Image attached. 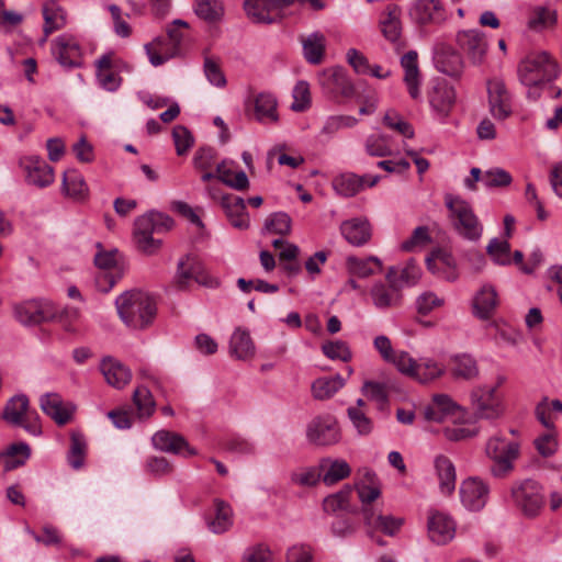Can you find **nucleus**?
Listing matches in <instances>:
<instances>
[{
	"label": "nucleus",
	"instance_id": "c9c22d12",
	"mask_svg": "<svg viewBox=\"0 0 562 562\" xmlns=\"http://www.w3.org/2000/svg\"><path fill=\"white\" fill-rule=\"evenodd\" d=\"M244 9L255 23L271 24L278 20L272 0H245Z\"/></svg>",
	"mask_w": 562,
	"mask_h": 562
},
{
	"label": "nucleus",
	"instance_id": "72a5a7b5",
	"mask_svg": "<svg viewBox=\"0 0 562 562\" xmlns=\"http://www.w3.org/2000/svg\"><path fill=\"white\" fill-rule=\"evenodd\" d=\"M233 165L234 161H228L226 159L216 164L217 179L234 190L247 191L250 187L247 175L241 170L235 172L232 168Z\"/></svg>",
	"mask_w": 562,
	"mask_h": 562
},
{
	"label": "nucleus",
	"instance_id": "f257e3e1",
	"mask_svg": "<svg viewBox=\"0 0 562 562\" xmlns=\"http://www.w3.org/2000/svg\"><path fill=\"white\" fill-rule=\"evenodd\" d=\"M559 66L547 52H531L517 66L519 82L528 88L527 98L536 101L541 95V88L558 78Z\"/></svg>",
	"mask_w": 562,
	"mask_h": 562
},
{
	"label": "nucleus",
	"instance_id": "49530a36",
	"mask_svg": "<svg viewBox=\"0 0 562 562\" xmlns=\"http://www.w3.org/2000/svg\"><path fill=\"white\" fill-rule=\"evenodd\" d=\"M344 385L345 380L340 374H336L334 376H322L312 383V394L316 400H328Z\"/></svg>",
	"mask_w": 562,
	"mask_h": 562
},
{
	"label": "nucleus",
	"instance_id": "0eeeda50",
	"mask_svg": "<svg viewBox=\"0 0 562 562\" xmlns=\"http://www.w3.org/2000/svg\"><path fill=\"white\" fill-rule=\"evenodd\" d=\"M510 498L514 506L527 518L539 516L546 504L543 486L532 479L513 482Z\"/></svg>",
	"mask_w": 562,
	"mask_h": 562
},
{
	"label": "nucleus",
	"instance_id": "7ed1b4c3",
	"mask_svg": "<svg viewBox=\"0 0 562 562\" xmlns=\"http://www.w3.org/2000/svg\"><path fill=\"white\" fill-rule=\"evenodd\" d=\"M78 315L77 308L66 307L58 311L55 304L47 300L26 301L14 307V317L22 325L34 326L56 321L61 323L68 331L72 330L68 322L77 319Z\"/></svg>",
	"mask_w": 562,
	"mask_h": 562
},
{
	"label": "nucleus",
	"instance_id": "e433bc0d",
	"mask_svg": "<svg viewBox=\"0 0 562 562\" xmlns=\"http://www.w3.org/2000/svg\"><path fill=\"white\" fill-rule=\"evenodd\" d=\"M233 526V509L228 503L216 498L214 501V515L207 520L210 531L221 535Z\"/></svg>",
	"mask_w": 562,
	"mask_h": 562
},
{
	"label": "nucleus",
	"instance_id": "412c9836",
	"mask_svg": "<svg viewBox=\"0 0 562 562\" xmlns=\"http://www.w3.org/2000/svg\"><path fill=\"white\" fill-rule=\"evenodd\" d=\"M415 23L420 26L439 25L447 15L440 0H418L409 12Z\"/></svg>",
	"mask_w": 562,
	"mask_h": 562
},
{
	"label": "nucleus",
	"instance_id": "2eb2a0df",
	"mask_svg": "<svg viewBox=\"0 0 562 562\" xmlns=\"http://www.w3.org/2000/svg\"><path fill=\"white\" fill-rule=\"evenodd\" d=\"M488 105L492 116L504 121L513 113V98L502 79L487 81Z\"/></svg>",
	"mask_w": 562,
	"mask_h": 562
},
{
	"label": "nucleus",
	"instance_id": "338daca9",
	"mask_svg": "<svg viewBox=\"0 0 562 562\" xmlns=\"http://www.w3.org/2000/svg\"><path fill=\"white\" fill-rule=\"evenodd\" d=\"M383 123L385 126L397 132L404 137L412 138L414 136L413 126L407 121H405L396 111H387L383 116Z\"/></svg>",
	"mask_w": 562,
	"mask_h": 562
},
{
	"label": "nucleus",
	"instance_id": "c03bdc74",
	"mask_svg": "<svg viewBox=\"0 0 562 562\" xmlns=\"http://www.w3.org/2000/svg\"><path fill=\"white\" fill-rule=\"evenodd\" d=\"M346 265L349 273L358 278H368L382 270V262L375 256L364 259L350 256L347 258Z\"/></svg>",
	"mask_w": 562,
	"mask_h": 562
},
{
	"label": "nucleus",
	"instance_id": "cd10ccee",
	"mask_svg": "<svg viewBox=\"0 0 562 562\" xmlns=\"http://www.w3.org/2000/svg\"><path fill=\"white\" fill-rule=\"evenodd\" d=\"M418 54L416 50H409L401 58V66L404 69V82L412 99L417 100L420 97V72L418 68Z\"/></svg>",
	"mask_w": 562,
	"mask_h": 562
},
{
	"label": "nucleus",
	"instance_id": "6e6d98bb",
	"mask_svg": "<svg viewBox=\"0 0 562 562\" xmlns=\"http://www.w3.org/2000/svg\"><path fill=\"white\" fill-rule=\"evenodd\" d=\"M366 477L369 484H360L357 486L358 496L362 503L363 516L366 507L374 509L372 502H374L381 494L380 488L378 486H374L375 473L370 470H367Z\"/></svg>",
	"mask_w": 562,
	"mask_h": 562
},
{
	"label": "nucleus",
	"instance_id": "79ce46f5",
	"mask_svg": "<svg viewBox=\"0 0 562 562\" xmlns=\"http://www.w3.org/2000/svg\"><path fill=\"white\" fill-rule=\"evenodd\" d=\"M277 104V100L271 93H259L255 98V119L263 124L276 123L279 120Z\"/></svg>",
	"mask_w": 562,
	"mask_h": 562
},
{
	"label": "nucleus",
	"instance_id": "9b49d317",
	"mask_svg": "<svg viewBox=\"0 0 562 562\" xmlns=\"http://www.w3.org/2000/svg\"><path fill=\"white\" fill-rule=\"evenodd\" d=\"M504 379L499 378L495 386H477L471 392V406L473 414L480 419H496L503 414L502 398L497 387Z\"/></svg>",
	"mask_w": 562,
	"mask_h": 562
},
{
	"label": "nucleus",
	"instance_id": "f8f14e48",
	"mask_svg": "<svg viewBox=\"0 0 562 562\" xmlns=\"http://www.w3.org/2000/svg\"><path fill=\"white\" fill-rule=\"evenodd\" d=\"M318 83L324 94L335 102L340 99H348L355 94V87L342 68H331L322 71L318 76Z\"/></svg>",
	"mask_w": 562,
	"mask_h": 562
},
{
	"label": "nucleus",
	"instance_id": "bb28decb",
	"mask_svg": "<svg viewBox=\"0 0 562 562\" xmlns=\"http://www.w3.org/2000/svg\"><path fill=\"white\" fill-rule=\"evenodd\" d=\"M221 205L235 228L247 229L249 227V216L243 198L235 194L223 195Z\"/></svg>",
	"mask_w": 562,
	"mask_h": 562
},
{
	"label": "nucleus",
	"instance_id": "423d86ee",
	"mask_svg": "<svg viewBox=\"0 0 562 562\" xmlns=\"http://www.w3.org/2000/svg\"><path fill=\"white\" fill-rule=\"evenodd\" d=\"M485 453L493 461L492 475L504 479L514 471V463L520 456V445L502 435H495L486 441Z\"/></svg>",
	"mask_w": 562,
	"mask_h": 562
},
{
	"label": "nucleus",
	"instance_id": "a19ab883",
	"mask_svg": "<svg viewBox=\"0 0 562 562\" xmlns=\"http://www.w3.org/2000/svg\"><path fill=\"white\" fill-rule=\"evenodd\" d=\"M386 11L387 16L381 21L382 33L387 41L394 44L395 49L398 50L402 47V27L400 21L401 9L396 4H391L386 8Z\"/></svg>",
	"mask_w": 562,
	"mask_h": 562
},
{
	"label": "nucleus",
	"instance_id": "a18cd8bd",
	"mask_svg": "<svg viewBox=\"0 0 562 562\" xmlns=\"http://www.w3.org/2000/svg\"><path fill=\"white\" fill-rule=\"evenodd\" d=\"M43 18L45 36L66 24L65 11L56 0H48L43 4Z\"/></svg>",
	"mask_w": 562,
	"mask_h": 562
},
{
	"label": "nucleus",
	"instance_id": "052dcab7",
	"mask_svg": "<svg viewBox=\"0 0 562 562\" xmlns=\"http://www.w3.org/2000/svg\"><path fill=\"white\" fill-rule=\"evenodd\" d=\"M358 124V119L351 115H331L326 119L321 133L333 136L342 128H352Z\"/></svg>",
	"mask_w": 562,
	"mask_h": 562
},
{
	"label": "nucleus",
	"instance_id": "9d476101",
	"mask_svg": "<svg viewBox=\"0 0 562 562\" xmlns=\"http://www.w3.org/2000/svg\"><path fill=\"white\" fill-rule=\"evenodd\" d=\"M188 26L189 24L186 21L176 19L167 26V38L170 44L166 43V38L158 37L153 43L145 45L146 53L153 66H160L178 54L183 40V33L180 31V27Z\"/></svg>",
	"mask_w": 562,
	"mask_h": 562
},
{
	"label": "nucleus",
	"instance_id": "58836bf2",
	"mask_svg": "<svg viewBox=\"0 0 562 562\" xmlns=\"http://www.w3.org/2000/svg\"><path fill=\"white\" fill-rule=\"evenodd\" d=\"M322 480L326 485H333L348 477L351 473L349 464L341 459L324 458L319 462Z\"/></svg>",
	"mask_w": 562,
	"mask_h": 562
},
{
	"label": "nucleus",
	"instance_id": "f704fd0d",
	"mask_svg": "<svg viewBox=\"0 0 562 562\" xmlns=\"http://www.w3.org/2000/svg\"><path fill=\"white\" fill-rule=\"evenodd\" d=\"M364 524L373 529L380 530L387 536H394L403 525V519L393 516H384L375 509L364 508Z\"/></svg>",
	"mask_w": 562,
	"mask_h": 562
},
{
	"label": "nucleus",
	"instance_id": "f03ea898",
	"mask_svg": "<svg viewBox=\"0 0 562 562\" xmlns=\"http://www.w3.org/2000/svg\"><path fill=\"white\" fill-rule=\"evenodd\" d=\"M122 322L130 328L143 329L149 326L157 313L155 300L140 290H130L115 300Z\"/></svg>",
	"mask_w": 562,
	"mask_h": 562
},
{
	"label": "nucleus",
	"instance_id": "393cba45",
	"mask_svg": "<svg viewBox=\"0 0 562 562\" xmlns=\"http://www.w3.org/2000/svg\"><path fill=\"white\" fill-rule=\"evenodd\" d=\"M380 176H358L352 172L342 173L334 179V189L336 192L344 196H353L364 187H374L379 181Z\"/></svg>",
	"mask_w": 562,
	"mask_h": 562
},
{
	"label": "nucleus",
	"instance_id": "bf43d9fd",
	"mask_svg": "<svg viewBox=\"0 0 562 562\" xmlns=\"http://www.w3.org/2000/svg\"><path fill=\"white\" fill-rule=\"evenodd\" d=\"M291 224V217L286 213L276 212L266 220L263 229L270 234L288 235Z\"/></svg>",
	"mask_w": 562,
	"mask_h": 562
},
{
	"label": "nucleus",
	"instance_id": "473e14b6",
	"mask_svg": "<svg viewBox=\"0 0 562 562\" xmlns=\"http://www.w3.org/2000/svg\"><path fill=\"white\" fill-rule=\"evenodd\" d=\"M100 369L106 382L115 389H123L132 379L131 370L111 357L102 360Z\"/></svg>",
	"mask_w": 562,
	"mask_h": 562
},
{
	"label": "nucleus",
	"instance_id": "dca6fc26",
	"mask_svg": "<svg viewBox=\"0 0 562 562\" xmlns=\"http://www.w3.org/2000/svg\"><path fill=\"white\" fill-rule=\"evenodd\" d=\"M40 406L45 415L58 426L71 422L77 406L72 402H65L58 393H45L40 397Z\"/></svg>",
	"mask_w": 562,
	"mask_h": 562
},
{
	"label": "nucleus",
	"instance_id": "603ef678",
	"mask_svg": "<svg viewBox=\"0 0 562 562\" xmlns=\"http://www.w3.org/2000/svg\"><path fill=\"white\" fill-rule=\"evenodd\" d=\"M87 442L82 434L72 431L70 436V448L67 456L68 463L75 470H79L85 462Z\"/></svg>",
	"mask_w": 562,
	"mask_h": 562
},
{
	"label": "nucleus",
	"instance_id": "4468645a",
	"mask_svg": "<svg viewBox=\"0 0 562 562\" xmlns=\"http://www.w3.org/2000/svg\"><path fill=\"white\" fill-rule=\"evenodd\" d=\"M387 284L383 282H375L370 291L373 305L380 310L385 311L398 307L402 303V292L396 282V268L391 267L386 273Z\"/></svg>",
	"mask_w": 562,
	"mask_h": 562
},
{
	"label": "nucleus",
	"instance_id": "0e129e2a",
	"mask_svg": "<svg viewBox=\"0 0 562 562\" xmlns=\"http://www.w3.org/2000/svg\"><path fill=\"white\" fill-rule=\"evenodd\" d=\"M361 392L370 401L375 402L380 408H383L389 402V392L384 383L366 381Z\"/></svg>",
	"mask_w": 562,
	"mask_h": 562
},
{
	"label": "nucleus",
	"instance_id": "f3484780",
	"mask_svg": "<svg viewBox=\"0 0 562 562\" xmlns=\"http://www.w3.org/2000/svg\"><path fill=\"white\" fill-rule=\"evenodd\" d=\"M457 44L474 65L481 64L487 52V42L479 30L459 32Z\"/></svg>",
	"mask_w": 562,
	"mask_h": 562
},
{
	"label": "nucleus",
	"instance_id": "680f3d73",
	"mask_svg": "<svg viewBox=\"0 0 562 562\" xmlns=\"http://www.w3.org/2000/svg\"><path fill=\"white\" fill-rule=\"evenodd\" d=\"M422 274L420 268L411 259L401 269L396 268L397 286L402 290L404 286H412L417 283Z\"/></svg>",
	"mask_w": 562,
	"mask_h": 562
},
{
	"label": "nucleus",
	"instance_id": "20e7f679",
	"mask_svg": "<svg viewBox=\"0 0 562 562\" xmlns=\"http://www.w3.org/2000/svg\"><path fill=\"white\" fill-rule=\"evenodd\" d=\"M173 226V220L164 213L150 211L138 216L134 223V239L137 248L144 254L151 255L161 246V240L154 234L168 232Z\"/></svg>",
	"mask_w": 562,
	"mask_h": 562
},
{
	"label": "nucleus",
	"instance_id": "37998d69",
	"mask_svg": "<svg viewBox=\"0 0 562 562\" xmlns=\"http://www.w3.org/2000/svg\"><path fill=\"white\" fill-rule=\"evenodd\" d=\"M229 353L238 360L254 356L255 346L248 330L236 328L229 340Z\"/></svg>",
	"mask_w": 562,
	"mask_h": 562
},
{
	"label": "nucleus",
	"instance_id": "09e8293b",
	"mask_svg": "<svg viewBox=\"0 0 562 562\" xmlns=\"http://www.w3.org/2000/svg\"><path fill=\"white\" fill-rule=\"evenodd\" d=\"M451 373L456 379L473 380L479 375L476 360L467 353L457 355L452 358Z\"/></svg>",
	"mask_w": 562,
	"mask_h": 562
},
{
	"label": "nucleus",
	"instance_id": "1a4fd4ad",
	"mask_svg": "<svg viewBox=\"0 0 562 562\" xmlns=\"http://www.w3.org/2000/svg\"><path fill=\"white\" fill-rule=\"evenodd\" d=\"M2 418L8 424L21 427L32 436L42 435V425L38 413L30 408L29 397L24 394L12 396L2 412Z\"/></svg>",
	"mask_w": 562,
	"mask_h": 562
},
{
	"label": "nucleus",
	"instance_id": "39448f33",
	"mask_svg": "<svg viewBox=\"0 0 562 562\" xmlns=\"http://www.w3.org/2000/svg\"><path fill=\"white\" fill-rule=\"evenodd\" d=\"M445 204L449 210V218L456 232L468 240L480 239L483 226L469 202L460 196L447 194Z\"/></svg>",
	"mask_w": 562,
	"mask_h": 562
},
{
	"label": "nucleus",
	"instance_id": "7c9ffc66",
	"mask_svg": "<svg viewBox=\"0 0 562 562\" xmlns=\"http://www.w3.org/2000/svg\"><path fill=\"white\" fill-rule=\"evenodd\" d=\"M117 254V250L100 251L94 257L95 266L102 270L97 277V283L104 292L111 290L120 278L119 274L114 276L113 272L109 271L115 267Z\"/></svg>",
	"mask_w": 562,
	"mask_h": 562
},
{
	"label": "nucleus",
	"instance_id": "c85d7f7f",
	"mask_svg": "<svg viewBox=\"0 0 562 562\" xmlns=\"http://www.w3.org/2000/svg\"><path fill=\"white\" fill-rule=\"evenodd\" d=\"M429 102L440 117H446L456 102L454 88L446 80L438 81L429 95Z\"/></svg>",
	"mask_w": 562,
	"mask_h": 562
},
{
	"label": "nucleus",
	"instance_id": "8fccbe9b",
	"mask_svg": "<svg viewBox=\"0 0 562 562\" xmlns=\"http://www.w3.org/2000/svg\"><path fill=\"white\" fill-rule=\"evenodd\" d=\"M415 372L413 379L420 383H428L440 378L445 373V367L434 359L424 358L417 362Z\"/></svg>",
	"mask_w": 562,
	"mask_h": 562
},
{
	"label": "nucleus",
	"instance_id": "6e6552de",
	"mask_svg": "<svg viewBox=\"0 0 562 562\" xmlns=\"http://www.w3.org/2000/svg\"><path fill=\"white\" fill-rule=\"evenodd\" d=\"M193 281L209 289H215L220 285L218 279L205 270L198 257L187 254L177 263L172 285L179 291H184L190 288Z\"/></svg>",
	"mask_w": 562,
	"mask_h": 562
},
{
	"label": "nucleus",
	"instance_id": "5701e85b",
	"mask_svg": "<svg viewBox=\"0 0 562 562\" xmlns=\"http://www.w3.org/2000/svg\"><path fill=\"white\" fill-rule=\"evenodd\" d=\"M461 407L449 395L436 394L424 412L425 418L430 422L442 423L448 419L453 422L460 417Z\"/></svg>",
	"mask_w": 562,
	"mask_h": 562
},
{
	"label": "nucleus",
	"instance_id": "2f4dec72",
	"mask_svg": "<svg viewBox=\"0 0 562 562\" xmlns=\"http://www.w3.org/2000/svg\"><path fill=\"white\" fill-rule=\"evenodd\" d=\"M341 235L353 246H362L371 238V226L367 218H351L340 225Z\"/></svg>",
	"mask_w": 562,
	"mask_h": 562
},
{
	"label": "nucleus",
	"instance_id": "5fc2aeb1",
	"mask_svg": "<svg viewBox=\"0 0 562 562\" xmlns=\"http://www.w3.org/2000/svg\"><path fill=\"white\" fill-rule=\"evenodd\" d=\"M133 403L139 418H148L155 412L156 403L150 391L145 386H138L133 392Z\"/></svg>",
	"mask_w": 562,
	"mask_h": 562
},
{
	"label": "nucleus",
	"instance_id": "864d4df0",
	"mask_svg": "<svg viewBox=\"0 0 562 562\" xmlns=\"http://www.w3.org/2000/svg\"><path fill=\"white\" fill-rule=\"evenodd\" d=\"M437 69L451 77H458L462 72L463 61L456 52H446L436 58Z\"/></svg>",
	"mask_w": 562,
	"mask_h": 562
},
{
	"label": "nucleus",
	"instance_id": "6ab92c4d",
	"mask_svg": "<svg viewBox=\"0 0 562 562\" xmlns=\"http://www.w3.org/2000/svg\"><path fill=\"white\" fill-rule=\"evenodd\" d=\"M151 442L155 449L168 453L182 454L184 457L198 453L194 448L190 447L183 436L165 429L155 432L151 437Z\"/></svg>",
	"mask_w": 562,
	"mask_h": 562
},
{
	"label": "nucleus",
	"instance_id": "69168bd1",
	"mask_svg": "<svg viewBox=\"0 0 562 562\" xmlns=\"http://www.w3.org/2000/svg\"><path fill=\"white\" fill-rule=\"evenodd\" d=\"M217 151L215 148L210 146L200 147L192 159L193 167L196 171L211 170L214 166L216 167Z\"/></svg>",
	"mask_w": 562,
	"mask_h": 562
},
{
	"label": "nucleus",
	"instance_id": "ddd939ff",
	"mask_svg": "<svg viewBox=\"0 0 562 562\" xmlns=\"http://www.w3.org/2000/svg\"><path fill=\"white\" fill-rule=\"evenodd\" d=\"M306 437L316 446H331L341 438L337 419L331 415L314 417L307 425Z\"/></svg>",
	"mask_w": 562,
	"mask_h": 562
},
{
	"label": "nucleus",
	"instance_id": "13d9d810",
	"mask_svg": "<svg viewBox=\"0 0 562 562\" xmlns=\"http://www.w3.org/2000/svg\"><path fill=\"white\" fill-rule=\"evenodd\" d=\"M486 251L497 265L507 266L512 263L510 245L506 239L499 240L497 238H493L488 243Z\"/></svg>",
	"mask_w": 562,
	"mask_h": 562
},
{
	"label": "nucleus",
	"instance_id": "774afa93",
	"mask_svg": "<svg viewBox=\"0 0 562 562\" xmlns=\"http://www.w3.org/2000/svg\"><path fill=\"white\" fill-rule=\"evenodd\" d=\"M513 177L503 168H491L484 171L483 184L487 189L508 187Z\"/></svg>",
	"mask_w": 562,
	"mask_h": 562
},
{
	"label": "nucleus",
	"instance_id": "b1692460",
	"mask_svg": "<svg viewBox=\"0 0 562 562\" xmlns=\"http://www.w3.org/2000/svg\"><path fill=\"white\" fill-rule=\"evenodd\" d=\"M427 526L430 540L437 544H446L454 538L456 524L448 514L430 512Z\"/></svg>",
	"mask_w": 562,
	"mask_h": 562
},
{
	"label": "nucleus",
	"instance_id": "ea45409f",
	"mask_svg": "<svg viewBox=\"0 0 562 562\" xmlns=\"http://www.w3.org/2000/svg\"><path fill=\"white\" fill-rule=\"evenodd\" d=\"M30 457V446L21 441L10 445L4 452L0 453V461L4 471L9 472L24 465Z\"/></svg>",
	"mask_w": 562,
	"mask_h": 562
},
{
	"label": "nucleus",
	"instance_id": "c756f323",
	"mask_svg": "<svg viewBox=\"0 0 562 562\" xmlns=\"http://www.w3.org/2000/svg\"><path fill=\"white\" fill-rule=\"evenodd\" d=\"M61 191L65 196L80 203L87 201L90 193L83 176L76 169H69L64 172Z\"/></svg>",
	"mask_w": 562,
	"mask_h": 562
},
{
	"label": "nucleus",
	"instance_id": "a211bd4d",
	"mask_svg": "<svg viewBox=\"0 0 562 562\" xmlns=\"http://www.w3.org/2000/svg\"><path fill=\"white\" fill-rule=\"evenodd\" d=\"M488 492V486L476 477H469L460 485L461 502L473 512H479L486 505Z\"/></svg>",
	"mask_w": 562,
	"mask_h": 562
},
{
	"label": "nucleus",
	"instance_id": "4d7b16f0",
	"mask_svg": "<svg viewBox=\"0 0 562 562\" xmlns=\"http://www.w3.org/2000/svg\"><path fill=\"white\" fill-rule=\"evenodd\" d=\"M390 136L384 134H372L366 139L364 147L368 155L372 157H386L393 154L390 145Z\"/></svg>",
	"mask_w": 562,
	"mask_h": 562
},
{
	"label": "nucleus",
	"instance_id": "de8ad7c7",
	"mask_svg": "<svg viewBox=\"0 0 562 562\" xmlns=\"http://www.w3.org/2000/svg\"><path fill=\"white\" fill-rule=\"evenodd\" d=\"M325 36L321 32H314L302 40L303 55L313 65L321 64L325 53Z\"/></svg>",
	"mask_w": 562,
	"mask_h": 562
},
{
	"label": "nucleus",
	"instance_id": "4be33fe9",
	"mask_svg": "<svg viewBox=\"0 0 562 562\" xmlns=\"http://www.w3.org/2000/svg\"><path fill=\"white\" fill-rule=\"evenodd\" d=\"M52 52L64 67L72 68L80 65L81 49L78 41L71 35L63 34L56 37Z\"/></svg>",
	"mask_w": 562,
	"mask_h": 562
},
{
	"label": "nucleus",
	"instance_id": "aec40b11",
	"mask_svg": "<svg viewBox=\"0 0 562 562\" xmlns=\"http://www.w3.org/2000/svg\"><path fill=\"white\" fill-rule=\"evenodd\" d=\"M25 181L38 189L46 188L54 182V169L43 158L31 156L23 160Z\"/></svg>",
	"mask_w": 562,
	"mask_h": 562
},
{
	"label": "nucleus",
	"instance_id": "3c124183",
	"mask_svg": "<svg viewBox=\"0 0 562 562\" xmlns=\"http://www.w3.org/2000/svg\"><path fill=\"white\" fill-rule=\"evenodd\" d=\"M194 12L200 19L215 23L223 18L224 7L220 0H196Z\"/></svg>",
	"mask_w": 562,
	"mask_h": 562
},
{
	"label": "nucleus",
	"instance_id": "e2e57ef3",
	"mask_svg": "<svg viewBox=\"0 0 562 562\" xmlns=\"http://www.w3.org/2000/svg\"><path fill=\"white\" fill-rule=\"evenodd\" d=\"M538 453L543 458L552 457L559 447L557 430H547L533 440Z\"/></svg>",
	"mask_w": 562,
	"mask_h": 562
},
{
	"label": "nucleus",
	"instance_id": "4c0bfd02",
	"mask_svg": "<svg viewBox=\"0 0 562 562\" xmlns=\"http://www.w3.org/2000/svg\"><path fill=\"white\" fill-rule=\"evenodd\" d=\"M436 474L439 481V490L445 495H450L456 488V468L452 461L446 456H438L435 459Z\"/></svg>",
	"mask_w": 562,
	"mask_h": 562
},
{
	"label": "nucleus",
	"instance_id": "a878e982",
	"mask_svg": "<svg viewBox=\"0 0 562 562\" xmlns=\"http://www.w3.org/2000/svg\"><path fill=\"white\" fill-rule=\"evenodd\" d=\"M498 305V296L495 288L483 284L473 297V314L482 319H490Z\"/></svg>",
	"mask_w": 562,
	"mask_h": 562
}]
</instances>
